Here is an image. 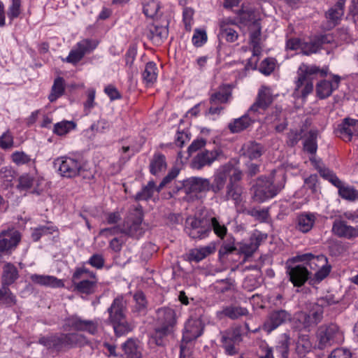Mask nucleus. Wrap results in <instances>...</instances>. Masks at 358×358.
Here are the masks:
<instances>
[{
  "mask_svg": "<svg viewBox=\"0 0 358 358\" xmlns=\"http://www.w3.org/2000/svg\"><path fill=\"white\" fill-rule=\"evenodd\" d=\"M335 303L336 301L331 295H327L319 299L317 303L312 304L308 311L298 313L296 315V319L303 329L309 331L310 328L321 322L323 317L324 307Z\"/></svg>",
  "mask_w": 358,
  "mask_h": 358,
  "instance_id": "1",
  "label": "nucleus"
},
{
  "mask_svg": "<svg viewBox=\"0 0 358 358\" xmlns=\"http://www.w3.org/2000/svg\"><path fill=\"white\" fill-rule=\"evenodd\" d=\"M310 160L319 171L320 176L338 189V194L341 198L350 201H355L358 199V191L357 189L351 186L343 185L342 181L333 171L323 166L320 160H317L313 157H310Z\"/></svg>",
  "mask_w": 358,
  "mask_h": 358,
  "instance_id": "2",
  "label": "nucleus"
},
{
  "mask_svg": "<svg viewBox=\"0 0 358 358\" xmlns=\"http://www.w3.org/2000/svg\"><path fill=\"white\" fill-rule=\"evenodd\" d=\"M97 282L95 273L84 266L76 268L72 275L74 291L82 294L90 295L94 293Z\"/></svg>",
  "mask_w": 358,
  "mask_h": 358,
  "instance_id": "3",
  "label": "nucleus"
},
{
  "mask_svg": "<svg viewBox=\"0 0 358 358\" xmlns=\"http://www.w3.org/2000/svg\"><path fill=\"white\" fill-rule=\"evenodd\" d=\"M158 327L155 329L153 338L156 344L162 345V339L173 332L176 319L175 311L170 308H163L157 310Z\"/></svg>",
  "mask_w": 358,
  "mask_h": 358,
  "instance_id": "4",
  "label": "nucleus"
},
{
  "mask_svg": "<svg viewBox=\"0 0 358 358\" xmlns=\"http://www.w3.org/2000/svg\"><path fill=\"white\" fill-rule=\"evenodd\" d=\"M283 185L275 183L273 176L260 177L252 187L253 198L258 202H264L274 197L282 189Z\"/></svg>",
  "mask_w": 358,
  "mask_h": 358,
  "instance_id": "5",
  "label": "nucleus"
},
{
  "mask_svg": "<svg viewBox=\"0 0 358 358\" xmlns=\"http://www.w3.org/2000/svg\"><path fill=\"white\" fill-rule=\"evenodd\" d=\"M318 73H320L321 75L326 74L324 70H320L316 66L302 64L298 70L299 78L296 82V90L303 96L308 95L313 89V76Z\"/></svg>",
  "mask_w": 358,
  "mask_h": 358,
  "instance_id": "6",
  "label": "nucleus"
},
{
  "mask_svg": "<svg viewBox=\"0 0 358 358\" xmlns=\"http://www.w3.org/2000/svg\"><path fill=\"white\" fill-rule=\"evenodd\" d=\"M319 348H324L334 344H339L344 341L343 331L336 324L320 326L317 331Z\"/></svg>",
  "mask_w": 358,
  "mask_h": 358,
  "instance_id": "7",
  "label": "nucleus"
},
{
  "mask_svg": "<svg viewBox=\"0 0 358 358\" xmlns=\"http://www.w3.org/2000/svg\"><path fill=\"white\" fill-rule=\"evenodd\" d=\"M54 164L59 174L66 178L76 176L82 168L80 161L68 156L57 157L55 159Z\"/></svg>",
  "mask_w": 358,
  "mask_h": 358,
  "instance_id": "8",
  "label": "nucleus"
},
{
  "mask_svg": "<svg viewBox=\"0 0 358 358\" xmlns=\"http://www.w3.org/2000/svg\"><path fill=\"white\" fill-rule=\"evenodd\" d=\"M224 199L226 201H232L238 213L245 212L246 193L241 185L229 183L226 187Z\"/></svg>",
  "mask_w": 358,
  "mask_h": 358,
  "instance_id": "9",
  "label": "nucleus"
},
{
  "mask_svg": "<svg viewBox=\"0 0 358 358\" xmlns=\"http://www.w3.org/2000/svg\"><path fill=\"white\" fill-rule=\"evenodd\" d=\"M64 329L66 331L74 329L76 331H87L90 334H95L97 331V324L92 320H83L77 315H72L64 320Z\"/></svg>",
  "mask_w": 358,
  "mask_h": 358,
  "instance_id": "10",
  "label": "nucleus"
},
{
  "mask_svg": "<svg viewBox=\"0 0 358 358\" xmlns=\"http://www.w3.org/2000/svg\"><path fill=\"white\" fill-rule=\"evenodd\" d=\"M97 46V42L90 39H85L78 42L70 51L64 61L76 64L79 62L85 55L92 51Z\"/></svg>",
  "mask_w": 358,
  "mask_h": 358,
  "instance_id": "11",
  "label": "nucleus"
},
{
  "mask_svg": "<svg viewBox=\"0 0 358 358\" xmlns=\"http://www.w3.org/2000/svg\"><path fill=\"white\" fill-rule=\"evenodd\" d=\"M273 101L271 89L262 86L259 90L256 101L250 108V113H256L260 117Z\"/></svg>",
  "mask_w": 358,
  "mask_h": 358,
  "instance_id": "12",
  "label": "nucleus"
},
{
  "mask_svg": "<svg viewBox=\"0 0 358 358\" xmlns=\"http://www.w3.org/2000/svg\"><path fill=\"white\" fill-rule=\"evenodd\" d=\"M291 315L285 310H277L270 313L263 324L262 329L270 334L279 326L289 321Z\"/></svg>",
  "mask_w": 358,
  "mask_h": 358,
  "instance_id": "13",
  "label": "nucleus"
},
{
  "mask_svg": "<svg viewBox=\"0 0 358 358\" xmlns=\"http://www.w3.org/2000/svg\"><path fill=\"white\" fill-rule=\"evenodd\" d=\"M336 134L344 141H350L353 138L358 137V120L352 118H345L338 125Z\"/></svg>",
  "mask_w": 358,
  "mask_h": 358,
  "instance_id": "14",
  "label": "nucleus"
},
{
  "mask_svg": "<svg viewBox=\"0 0 358 358\" xmlns=\"http://www.w3.org/2000/svg\"><path fill=\"white\" fill-rule=\"evenodd\" d=\"M21 240L20 232L15 229H9L0 233V251L14 250Z\"/></svg>",
  "mask_w": 358,
  "mask_h": 358,
  "instance_id": "15",
  "label": "nucleus"
},
{
  "mask_svg": "<svg viewBox=\"0 0 358 358\" xmlns=\"http://www.w3.org/2000/svg\"><path fill=\"white\" fill-rule=\"evenodd\" d=\"M142 218L138 216L135 219L128 218L126 221L125 224L122 228L115 227L114 229H105L101 231V233L106 232L108 231H111L113 234L117 233L118 231L124 233L131 236L139 237L143 233V229L141 227Z\"/></svg>",
  "mask_w": 358,
  "mask_h": 358,
  "instance_id": "16",
  "label": "nucleus"
},
{
  "mask_svg": "<svg viewBox=\"0 0 358 358\" xmlns=\"http://www.w3.org/2000/svg\"><path fill=\"white\" fill-rule=\"evenodd\" d=\"M259 120L260 117L256 113H250L249 108L245 115L231 121L228 127L231 132L238 133L247 129L254 122Z\"/></svg>",
  "mask_w": 358,
  "mask_h": 358,
  "instance_id": "17",
  "label": "nucleus"
},
{
  "mask_svg": "<svg viewBox=\"0 0 358 358\" xmlns=\"http://www.w3.org/2000/svg\"><path fill=\"white\" fill-rule=\"evenodd\" d=\"M203 330V324L200 319H189L185 327L182 343H188L199 337Z\"/></svg>",
  "mask_w": 358,
  "mask_h": 358,
  "instance_id": "18",
  "label": "nucleus"
},
{
  "mask_svg": "<svg viewBox=\"0 0 358 358\" xmlns=\"http://www.w3.org/2000/svg\"><path fill=\"white\" fill-rule=\"evenodd\" d=\"M332 233L339 237L347 239H352L358 236V228L348 225L341 217L339 219H336L333 223Z\"/></svg>",
  "mask_w": 358,
  "mask_h": 358,
  "instance_id": "19",
  "label": "nucleus"
},
{
  "mask_svg": "<svg viewBox=\"0 0 358 358\" xmlns=\"http://www.w3.org/2000/svg\"><path fill=\"white\" fill-rule=\"evenodd\" d=\"M332 39L333 37L331 36L325 34L310 39L308 41H302L300 52L306 55L316 53L322 44L329 43Z\"/></svg>",
  "mask_w": 358,
  "mask_h": 358,
  "instance_id": "20",
  "label": "nucleus"
},
{
  "mask_svg": "<svg viewBox=\"0 0 358 358\" xmlns=\"http://www.w3.org/2000/svg\"><path fill=\"white\" fill-rule=\"evenodd\" d=\"M43 180L38 176H32L29 174L22 175L19 178L17 188L20 191L30 190L32 193L39 194L42 190L41 186Z\"/></svg>",
  "mask_w": 358,
  "mask_h": 358,
  "instance_id": "21",
  "label": "nucleus"
},
{
  "mask_svg": "<svg viewBox=\"0 0 358 358\" xmlns=\"http://www.w3.org/2000/svg\"><path fill=\"white\" fill-rule=\"evenodd\" d=\"M222 155L220 149L213 150H205L199 152L192 162V166L196 169H201L205 166L210 165L215 160Z\"/></svg>",
  "mask_w": 358,
  "mask_h": 358,
  "instance_id": "22",
  "label": "nucleus"
},
{
  "mask_svg": "<svg viewBox=\"0 0 358 358\" xmlns=\"http://www.w3.org/2000/svg\"><path fill=\"white\" fill-rule=\"evenodd\" d=\"M287 272L294 286L300 287L308 279L309 272L307 267L304 265L299 264L294 266L287 265Z\"/></svg>",
  "mask_w": 358,
  "mask_h": 358,
  "instance_id": "23",
  "label": "nucleus"
},
{
  "mask_svg": "<svg viewBox=\"0 0 358 358\" xmlns=\"http://www.w3.org/2000/svg\"><path fill=\"white\" fill-rule=\"evenodd\" d=\"M260 29L257 27L255 31H251L250 34V42L252 46V57L249 59L248 64L245 66V69H256L258 57L262 52V48L260 46Z\"/></svg>",
  "mask_w": 358,
  "mask_h": 358,
  "instance_id": "24",
  "label": "nucleus"
},
{
  "mask_svg": "<svg viewBox=\"0 0 358 358\" xmlns=\"http://www.w3.org/2000/svg\"><path fill=\"white\" fill-rule=\"evenodd\" d=\"M189 227H187V233L192 238L203 239L208 236L210 233V227L208 224H204L200 220L191 219Z\"/></svg>",
  "mask_w": 358,
  "mask_h": 358,
  "instance_id": "25",
  "label": "nucleus"
},
{
  "mask_svg": "<svg viewBox=\"0 0 358 358\" xmlns=\"http://www.w3.org/2000/svg\"><path fill=\"white\" fill-rule=\"evenodd\" d=\"M327 257L324 255L314 256L310 253L297 255L292 259L294 262H301L306 267L312 270H317L324 264L327 263Z\"/></svg>",
  "mask_w": 358,
  "mask_h": 358,
  "instance_id": "26",
  "label": "nucleus"
},
{
  "mask_svg": "<svg viewBox=\"0 0 358 358\" xmlns=\"http://www.w3.org/2000/svg\"><path fill=\"white\" fill-rule=\"evenodd\" d=\"M187 193H201L210 190V181L206 178H192L185 185Z\"/></svg>",
  "mask_w": 358,
  "mask_h": 358,
  "instance_id": "27",
  "label": "nucleus"
},
{
  "mask_svg": "<svg viewBox=\"0 0 358 358\" xmlns=\"http://www.w3.org/2000/svg\"><path fill=\"white\" fill-rule=\"evenodd\" d=\"M127 303L122 296L114 299L110 307L108 309L110 320L112 322L120 321L125 317Z\"/></svg>",
  "mask_w": 358,
  "mask_h": 358,
  "instance_id": "28",
  "label": "nucleus"
},
{
  "mask_svg": "<svg viewBox=\"0 0 358 358\" xmlns=\"http://www.w3.org/2000/svg\"><path fill=\"white\" fill-rule=\"evenodd\" d=\"M345 1L346 0H338L326 13V18L330 27L336 26L341 21L344 14Z\"/></svg>",
  "mask_w": 358,
  "mask_h": 358,
  "instance_id": "29",
  "label": "nucleus"
},
{
  "mask_svg": "<svg viewBox=\"0 0 358 358\" xmlns=\"http://www.w3.org/2000/svg\"><path fill=\"white\" fill-rule=\"evenodd\" d=\"M341 78L338 76H334L331 82L322 80L317 85V94L321 99L328 97L331 94L334 90L337 89L339 85Z\"/></svg>",
  "mask_w": 358,
  "mask_h": 358,
  "instance_id": "30",
  "label": "nucleus"
},
{
  "mask_svg": "<svg viewBox=\"0 0 358 358\" xmlns=\"http://www.w3.org/2000/svg\"><path fill=\"white\" fill-rule=\"evenodd\" d=\"M215 252V245L210 243L207 245L191 249L188 253L189 261L199 262Z\"/></svg>",
  "mask_w": 358,
  "mask_h": 358,
  "instance_id": "31",
  "label": "nucleus"
},
{
  "mask_svg": "<svg viewBox=\"0 0 358 358\" xmlns=\"http://www.w3.org/2000/svg\"><path fill=\"white\" fill-rule=\"evenodd\" d=\"M316 218L315 213H303L300 214L296 220V229L303 233L308 232L314 226Z\"/></svg>",
  "mask_w": 358,
  "mask_h": 358,
  "instance_id": "32",
  "label": "nucleus"
},
{
  "mask_svg": "<svg viewBox=\"0 0 358 358\" xmlns=\"http://www.w3.org/2000/svg\"><path fill=\"white\" fill-rule=\"evenodd\" d=\"M227 173V169L224 168L223 166H221L215 171L213 177V182L210 183V190L215 194L219 193L224 189L228 178Z\"/></svg>",
  "mask_w": 358,
  "mask_h": 358,
  "instance_id": "33",
  "label": "nucleus"
},
{
  "mask_svg": "<svg viewBox=\"0 0 358 358\" xmlns=\"http://www.w3.org/2000/svg\"><path fill=\"white\" fill-rule=\"evenodd\" d=\"M60 336L62 348L82 346L87 343L86 337L78 333L61 334Z\"/></svg>",
  "mask_w": 358,
  "mask_h": 358,
  "instance_id": "34",
  "label": "nucleus"
},
{
  "mask_svg": "<svg viewBox=\"0 0 358 358\" xmlns=\"http://www.w3.org/2000/svg\"><path fill=\"white\" fill-rule=\"evenodd\" d=\"M236 28H237V27L234 24L222 21L220 23V35L222 38L226 40L227 42L233 43L236 41L238 37Z\"/></svg>",
  "mask_w": 358,
  "mask_h": 358,
  "instance_id": "35",
  "label": "nucleus"
},
{
  "mask_svg": "<svg viewBox=\"0 0 358 358\" xmlns=\"http://www.w3.org/2000/svg\"><path fill=\"white\" fill-rule=\"evenodd\" d=\"M263 151L262 145L253 141L245 143L242 148L243 155L251 159L259 157L262 155Z\"/></svg>",
  "mask_w": 358,
  "mask_h": 358,
  "instance_id": "36",
  "label": "nucleus"
},
{
  "mask_svg": "<svg viewBox=\"0 0 358 358\" xmlns=\"http://www.w3.org/2000/svg\"><path fill=\"white\" fill-rule=\"evenodd\" d=\"M158 69L153 62H148L142 73L143 80L147 86L152 85L157 79Z\"/></svg>",
  "mask_w": 358,
  "mask_h": 358,
  "instance_id": "37",
  "label": "nucleus"
},
{
  "mask_svg": "<svg viewBox=\"0 0 358 358\" xmlns=\"http://www.w3.org/2000/svg\"><path fill=\"white\" fill-rule=\"evenodd\" d=\"M231 95V90L229 86H222L210 96L211 105H218L227 103Z\"/></svg>",
  "mask_w": 358,
  "mask_h": 358,
  "instance_id": "38",
  "label": "nucleus"
},
{
  "mask_svg": "<svg viewBox=\"0 0 358 358\" xmlns=\"http://www.w3.org/2000/svg\"><path fill=\"white\" fill-rule=\"evenodd\" d=\"M248 311L245 308L241 306H227L221 311L217 312V316L222 318V316H227L231 319L235 320L241 316L248 315Z\"/></svg>",
  "mask_w": 358,
  "mask_h": 358,
  "instance_id": "39",
  "label": "nucleus"
},
{
  "mask_svg": "<svg viewBox=\"0 0 358 358\" xmlns=\"http://www.w3.org/2000/svg\"><path fill=\"white\" fill-rule=\"evenodd\" d=\"M18 278L17 268L11 263H6L3 267L2 280L3 285H9L13 284Z\"/></svg>",
  "mask_w": 358,
  "mask_h": 358,
  "instance_id": "40",
  "label": "nucleus"
},
{
  "mask_svg": "<svg viewBox=\"0 0 358 358\" xmlns=\"http://www.w3.org/2000/svg\"><path fill=\"white\" fill-rule=\"evenodd\" d=\"M166 168V163L165 161V157L160 154L157 153L154 155L150 164V172L153 175L164 171Z\"/></svg>",
  "mask_w": 358,
  "mask_h": 358,
  "instance_id": "41",
  "label": "nucleus"
},
{
  "mask_svg": "<svg viewBox=\"0 0 358 358\" xmlns=\"http://www.w3.org/2000/svg\"><path fill=\"white\" fill-rule=\"evenodd\" d=\"M122 348L128 358H142L141 348L135 341L128 340L123 344Z\"/></svg>",
  "mask_w": 358,
  "mask_h": 358,
  "instance_id": "42",
  "label": "nucleus"
},
{
  "mask_svg": "<svg viewBox=\"0 0 358 358\" xmlns=\"http://www.w3.org/2000/svg\"><path fill=\"white\" fill-rule=\"evenodd\" d=\"M39 343L48 350H59L62 348L60 335L42 337L39 340Z\"/></svg>",
  "mask_w": 358,
  "mask_h": 358,
  "instance_id": "43",
  "label": "nucleus"
},
{
  "mask_svg": "<svg viewBox=\"0 0 358 358\" xmlns=\"http://www.w3.org/2000/svg\"><path fill=\"white\" fill-rule=\"evenodd\" d=\"M142 4L143 13L150 18L155 17L160 8L158 0H143Z\"/></svg>",
  "mask_w": 358,
  "mask_h": 358,
  "instance_id": "44",
  "label": "nucleus"
},
{
  "mask_svg": "<svg viewBox=\"0 0 358 358\" xmlns=\"http://www.w3.org/2000/svg\"><path fill=\"white\" fill-rule=\"evenodd\" d=\"M113 324L114 331L117 336H122L127 334L132 331L135 327V324L133 322L127 321L125 317L120 320V321L113 322Z\"/></svg>",
  "mask_w": 358,
  "mask_h": 358,
  "instance_id": "45",
  "label": "nucleus"
},
{
  "mask_svg": "<svg viewBox=\"0 0 358 358\" xmlns=\"http://www.w3.org/2000/svg\"><path fill=\"white\" fill-rule=\"evenodd\" d=\"M64 92V80L62 78L55 79L52 87L51 93L48 96L50 102H54L60 97Z\"/></svg>",
  "mask_w": 358,
  "mask_h": 358,
  "instance_id": "46",
  "label": "nucleus"
},
{
  "mask_svg": "<svg viewBox=\"0 0 358 358\" xmlns=\"http://www.w3.org/2000/svg\"><path fill=\"white\" fill-rule=\"evenodd\" d=\"M318 133L316 130L309 131L306 138L304 141L303 147L304 150L310 154L316 152L317 148V137Z\"/></svg>",
  "mask_w": 358,
  "mask_h": 358,
  "instance_id": "47",
  "label": "nucleus"
},
{
  "mask_svg": "<svg viewBox=\"0 0 358 358\" xmlns=\"http://www.w3.org/2000/svg\"><path fill=\"white\" fill-rule=\"evenodd\" d=\"M312 348V343L310 341L308 335H300L296 343V351L300 355H303L309 352Z\"/></svg>",
  "mask_w": 358,
  "mask_h": 358,
  "instance_id": "48",
  "label": "nucleus"
},
{
  "mask_svg": "<svg viewBox=\"0 0 358 358\" xmlns=\"http://www.w3.org/2000/svg\"><path fill=\"white\" fill-rule=\"evenodd\" d=\"M75 127L76 124L73 121L64 120L54 125L53 132L58 136H63L68 134Z\"/></svg>",
  "mask_w": 358,
  "mask_h": 358,
  "instance_id": "49",
  "label": "nucleus"
},
{
  "mask_svg": "<svg viewBox=\"0 0 358 358\" xmlns=\"http://www.w3.org/2000/svg\"><path fill=\"white\" fill-rule=\"evenodd\" d=\"M289 340V336L287 334H283L276 346V350L281 355L282 358H288Z\"/></svg>",
  "mask_w": 358,
  "mask_h": 358,
  "instance_id": "50",
  "label": "nucleus"
},
{
  "mask_svg": "<svg viewBox=\"0 0 358 358\" xmlns=\"http://www.w3.org/2000/svg\"><path fill=\"white\" fill-rule=\"evenodd\" d=\"M135 305L134 306V311L139 314H143L146 308L147 301L143 292H138L134 296Z\"/></svg>",
  "mask_w": 358,
  "mask_h": 358,
  "instance_id": "51",
  "label": "nucleus"
},
{
  "mask_svg": "<svg viewBox=\"0 0 358 358\" xmlns=\"http://www.w3.org/2000/svg\"><path fill=\"white\" fill-rule=\"evenodd\" d=\"M330 271L331 266L328 264V261L327 260L326 264H322L317 269L314 278L311 279L312 283H318L321 282L329 274Z\"/></svg>",
  "mask_w": 358,
  "mask_h": 358,
  "instance_id": "52",
  "label": "nucleus"
},
{
  "mask_svg": "<svg viewBox=\"0 0 358 358\" xmlns=\"http://www.w3.org/2000/svg\"><path fill=\"white\" fill-rule=\"evenodd\" d=\"M208 226L210 227V230L213 229L215 234L221 238H223L227 234V227L224 224H221L216 217L210 219Z\"/></svg>",
  "mask_w": 358,
  "mask_h": 358,
  "instance_id": "53",
  "label": "nucleus"
},
{
  "mask_svg": "<svg viewBox=\"0 0 358 358\" xmlns=\"http://www.w3.org/2000/svg\"><path fill=\"white\" fill-rule=\"evenodd\" d=\"M155 191V184L153 181H150L141 192L136 194V200H147L150 199Z\"/></svg>",
  "mask_w": 358,
  "mask_h": 358,
  "instance_id": "54",
  "label": "nucleus"
},
{
  "mask_svg": "<svg viewBox=\"0 0 358 358\" xmlns=\"http://www.w3.org/2000/svg\"><path fill=\"white\" fill-rule=\"evenodd\" d=\"M224 168L227 169V176L229 178V183H234L240 180L242 178V172L233 165L227 164L223 165Z\"/></svg>",
  "mask_w": 358,
  "mask_h": 358,
  "instance_id": "55",
  "label": "nucleus"
},
{
  "mask_svg": "<svg viewBox=\"0 0 358 358\" xmlns=\"http://www.w3.org/2000/svg\"><path fill=\"white\" fill-rule=\"evenodd\" d=\"M207 34L204 29H196L192 41L194 46L201 47L207 41Z\"/></svg>",
  "mask_w": 358,
  "mask_h": 358,
  "instance_id": "56",
  "label": "nucleus"
},
{
  "mask_svg": "<svg viewBox=\"0 0 358 358\" xmlns=\"http://www.w3.org/2000/svg\"><path fill=\"white\" fill-rule=\"evenodd\" d=\"M303 187L310 189L312 194H317L319 190L317 176L313 174L305 178Z\"/></svg>",
  "mask_w": 358,
  "mask_h": 358,
  "instance_id": "57",
  "label": "nucleus"
},
{
  "mask_svg": "<svg viewBox=\"0 0 358 358\" xmlns=\"http://www.w3.org/2000/svg\"><path fill=\"white\" fill-rule=\"evenodd\" d=\"M275 62L273 58H268L262 61L259 66V71L266 75H270L275 69Z\"/></svg>",
  "mask_w": 358,
  "mask_h": 358,
  "instance_id": "58",
  "label": "nucleus"
},
{
  "mask_svg": "<svg viewBox=\"0 0 358 358\" xmlns=\"http://www.w3.org/2000/svg\"><path fill=\"white\" fill-rule=\"evenodd\" d=\"M20 7V0H11V4L7 11L8 17L10 20H13L20 15L21 13Z\"/></svg>",
  "mask_w": 358,
  "mask_h": 358,
  "instance_id": "59",
  "label": "nucleus"
},
{
  "mask_svg": "<svg viewBox=\"0 0 358 358\" xmlns=\"http://www.w3.org/2000/svg\"><path fill=\"white\" fill-rule=\"evenodd\" d=\"M247 213L260 222H266L268 218V211L267 209L252 208L248 210Z\"/></svg>",
  "mask_w": 358,
  "mask_h": 358,
  "instance_id": "60",
  "label": "nucleus"
},
{
  "mask_svg": "<svg viewBox=\"0 0 358 358\" xmlns=\"http://www.w3.org/2000/svg\"><path fill=\"white\" fill-rule=\"evenodd\" d=\"M13 136L8 130L0 136V148L2 149H10L13 146Z\"/></svg>",
  "mask_w": 358,
  "mask_h": 358,
  "instance_id": "61",
  "label": "nucleus"
},
{
  "mask_svg": "<svg viewBox=\"0 0 358 358\" xmlns=\"http://www.w3.org/2000/svg\"><path fill=\"white\" fill-rule=\"evenodd\" d=\"M182 14L185 29L189 31L192 27L194 10L191 8L186 7L184 8Z\"/></svg>",
  "mask_w": 358,
  "mask_h": 358,
  "instance_id": "62",
  "label": "nucleus"
},
{
  "mask_svg": "<svg viewBox=\"0 0 358 358\" xmlns=\"http://www.w3.org/2000/svg\"><path fill=\"white\" fill-rule=\"evenodd\" d=\"M151 33L154 38L158 40H162L168 36V29L165 26L155 25L151 30Z\"/></svg>",
  "mask_w": 358,
  "mask_h": 358,
  "instance_id": "63",
  "label": "nucleus"
},
{
  "mask_svg": "<svg viewBox=\"0 0 358 358\" xmlns=\"http://www.w3.org/2000/svg\"><path fill=\"white\" fill-rule=\"evenodd\" d=\"M328 358H352V353L348 349L338 348L334 349Z\"/></svg>",
  "mask_w": 358,
  "mask_h": 358,
  "instance_id": "64",
  "label": "nucleus"
}]
</instances>
